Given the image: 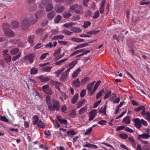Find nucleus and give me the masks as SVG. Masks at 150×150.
Instances as JSON below:
<instances>
[{
	"label": "nucleus",
	"mask_w": 150,
	"mask_h": 150,
	"mask_svg": "<svg viewBox=\"0 0 150 150\" xmlns=\"http://www.w3.org/2000/svg\"><path fill=\"white\" fill-rule=\"evenodd\" d=\"M21 56V53H19L16 56H14L12 58V60L13 61H15L18 59Z\"/></svg>",
	"instance_id": "a19ab883"
},
{
	"label": "nucleus",
	"mask_w": 150,
	"mask_h": 150,
	"mask_svg": "<svg viewBox=\"0 0 150 150\" xmlns=\"http://www.w3.org/2000/svg\"><path fill=\"white\" fill-rule=\"evenodd\" d=\"M68 59V58H66L62 59L58 62H56L55 64L57 65H61L64 61L67 60V59Z\"/></svg>",
	"instance_id": "f704fd0d"
},
{
	"label": "nucleus",
	"mask_w": 150,
	"mask_h": 150,
	"mask_svg": "<svg viewBox=\"0 0 150 150\" xmlns=\"http://www.w3.org/2000/svg\"><path fill=\"white\" fill-rule=\"evenodd\" d=\"M143 109H145V108L144 106H140L134 109V110L136 112H139Z\"/></svg>",
	"instance_id": "c9c22d12"
},
{
	"label": "nucleus",
	"mask_w": 150,
	"mask_h": 150,
	"mask_svg": "<svg viewBox=\"0 0 150 150\" xmlns=\"http://www.w3.org/2000/svg\"><path fill=\"white\" fill-rule=\"evenodd\" d=\"M21 27L23 30L27 29L28 27V21L27 19L23 20L22 22Z\"/></svg>",
	"instance_id": "39448f33"
},
{
	"label": "nucleus",
	"mask_w": 150,
	"mask_h": 150,
	"mask_svg": "<svg viewBox=\"0 0 150 150\" xmlns=\"http://www.w3.org/2000/svg\"><path fill=\"white\" fill-rule=\"evenodd\" d=\"M10 52L11 54L14 55L18 53L19 52V49L17 48H13L11 50Z\"/></svg>",
	"instance_id": "ddd939ff"
},
{
	"label": "nucleus",
	"mask_w": 150,
	"mask_h": 150,
	"mask_svg": "<svg viewBox=\"0 0 150 150\" xmlns=\"http://www.w3.org/2000/svg\"><path fill=\"white\" fill-rule=\"evenodd\" d=\"M72 83L76 86L78 87L80 85V82L79 80V79L78 78L76 80H74L72 82Z\"/></svg>",
	"instance_id": "bb28decb"
},
{
	"label": "nucleus",
	"mask_w": 150,
	"mask_h": 150,
	"mask_svg": "<svg viewBox=\"0 0 150 150\" xmlns=\"http://www.w3.org/2000/svg\"><path fill=\"white\" fill-rule=\"evenodd\" d=\"M52 67H45L43 68V70L44 71L47 72H49L50 71L51 68Z\"/></svg>",
	"instance_id": "603ef678"
},
{
	"label": "nucleus",
	"mask_w": 150,
	"mask_h": 150,
	"mask_svg": "<svg viewBox=\"0 0 150 150\" xmlns=\"http://www.w3.org/2000/svg\"><path fill=\"white\" fill-rule=\"evenodd\" d=\"M4 32L5 35L8 37H12L15 35L14 32L10 29H8V30Z\"/></svg>",
	"instance_id": "20e7f679"
},
{
	"label": "nucleus",
	"mask_w": 150,
	"mask_h": 150,
	"mask_svg": "<svg viewBox=\"0 0 150 150\" xmlns=\"http://www.w3.org/2000/svg\"><path fill=\"white\" fill-rule=\"evenodd\" d=\"M111 91H108L104 97V99H106L108 98L111 94Z\"/></svg>",
	"instance_id": "de8ad7c7"
},
{
	"label": "nucleus",
	"mask_w": 150,
	"mask_h": 150,
	"mask_svg": "<svg viewBox=\"0 0 150 150\" xmlns=\"http://www.w3.org/2000/svg\"><path fill=\"white\" fill-rule=\"evenodd\" d=\"M93 86L90 83L87 86V89L89 91H91L92 89Z\"/></svg>",
	"instance_id": "774afa93"
},
{
	"label": "nucleus",
	"mask_w": 150,
	"mask_h": 150,
	"mask_svg": "<svg viewBox=\"0 0 150 150\" xmlns=\"http://www.w3.org/2000/svg\"><path fill=\"white\" fill-rule=\"evenodd\" d=\"M64 70V68H62L59 70H58L55 72V74L58 75H59Z\"/></svg>",
	"instance_id": "09e8293b"
},
{
	"label": "nucleus",
	"mask_w": 150,
	"mask_h": 150,
	"mask_svg": "<svg viewBox=\"0 0 150 150\" xmlns=\"http://www.w3.org/2000/svg\"><path fill=\"white\" fill-rule=\"evenodd\" d=\"M8 51V49L4 50L2 51L4 59L5 62L8 64H10L11 61V56L9 54L7 53Z\"/></svg>",
	"instance_id": "7ed1b4c3"
},
{
	"label": "nucleus",
	"mask_w": 150,
	"mask_h": 150,
	"mask_svg": "<svg viewBox=\"0 0 150 150\" xmlns=\"http://www.w3.org/2000/svg\"><path fill=\"white\" fill-rule=\"evenodd\" d=\"M141 124H142L144 125L145 126H147V122L143 119H141L140 120Z\"/></svg>",
	"instance_id": "338daca9"
},
{
	"label": "nucleus",
	"mask_w": 150,
	"mask_h": 150,
	"mask_svg": "<svg viewBox=\"0 0 150 150\" xmlns=\"http://www.w3.org/2000/svg\"><path fill=\"white\" fill-rule=\"evenodd\" d=\"M61 19V16L59 15H58L54 19L55 22L56 23H58Z\"/></svg>",
	"instance_id": "ea45409f"
},
{
	"label": "nucleus",
	"mask_w": 150,
	"mask_h": 150,
	"mask_svg": "<svg viewBox=\"0 0 150 150\" xmlns=\"http://www.w3.org/2000/svg\"><path fill=\"white\" fill-rule=\"evenodd\" d=\"M106 106H103L101 109L99 110V112L100 113H103L105 115H106Z\"/></svg>",
	"instance_id": "5701e85b"
},
{
	"label": "nucleus",
	"mask_w": 150,
	"mask_h": 150,
	"mask_svg": "<svg viewBox=\"0 0 150 150\" xmlns=\"http://www.w3.org/2000/svg\"><path fill=\"white\" fill-rule=\"evenodd\" d=\"M147 120L150 121V113L149 112H146V115Z\"/></svg>",
	"instance_id": "69168bd1"
},
{
	"label": "nucleus",
	"mask_w": 150,
	"mask_h": 150,
	"mask_svg": "<svg viewBox=\"0 0 150 150\" xmlns=\"http://www.w3.org/2000/svg\"><path fill=\"white\" fill-rule=\"evenodd\" d=\"M39 78L42 82H44L50 80V79L48 77L44 76H40Z\"/></svg>",
	"instance_id": "dca6fc26"
},
{
	"label": "nucleus",
	"mask_w": 150,
	"mask_h": 150,
	"mask_svg": "<svg viewBox=\"0 0 150 150\" xmlns=\"http://www.w3.org/2000/svg\"><path fill=\"white\" fill-rule=\"evenodd\" d=\"M67 133L68 135H69L70 134L74 135L76 134V132L73 130L68 131L67 132Z\"/></svg>",
	"instance_id": "052dcab7"
},
{
	"label": "nucleus",
	"mask_w": 150,
	"mask_h": 150,
	"mask_svg": "<svg viewBox=\"0 0 150 150\" xmlns=\"http://www.w3.org/2000/svg\"><path fill=\"white\" fill-rule=\"evenodd\" d=\"M34 57V55L33 53L29 54V61L31 63H33V58Z\"/></svg>",
	"instance_id": "79ce46f5"
},
{
	"label": "nucleus",
	"mask_w": 150,
	"mask_h": 150,
	"mask_svg": "<svg viewBox=\"0 0 150 150\" xmlns=\"http://www.w3.org/2000/svg\"><path fill=\"white\" fill-rule=\"evenodd\" d=\"M143 150H150V146H149L144 145L142 147Z\"/></svg>",
	"instance_id": "13d9d810"
},
{
	"label": "nucleus",
	"mask_w": 150,
	"mask_h": 150,
	"mask_svg": "<svg viewBox=\"0 0 150 150\" xmlns=\"http://www.w3.org/2000/svg\"><path fill=\"white\" fill-rule=\"evenodd\" d=\"M120 137L124 139H126L128 138V135L126 134L122 133L120 134Z\"/></svg>",
	"instance_id": "864d4df0"
},
{
	"label": "nucleus",
	"mask_w": 150,
	"mask_h": 150,
	"mask_svg": "<svg viewBox=\"0 0 150 150\" xmlns=\"http://www.w3.org/2000/svg\"><path fill=\"white\" fill-rule=\"evenodd\" d=\"M101 100L99 101L96 102L95 103L93 104V108H96L98 105L101 103Z\"/></svg>",
	"instance_id": "bf43d9fd"
},
{
	"label": "nucleus",
	"mask_w": 150,
	"mask_h": 150,
	"mask_svg": "<svg viewBox=\"0 0 150 150\" xmlns=\"http://www.w3.org/2000/svg\"><path fill=\"white\" fill-rule=\"evenodd\" d=\"M134 122L135 123L136 127L138 128H140L142 126L140 119L139 118L134 119L133 120Z\"/></svg>",
	"instance_id": "423d86ee"
},
{
	"label": "nucleus",
	"mask_w": 150,
	"mask_h": 150,
	"mask_svg": "<svg viewBox=\"0 0 150 150\" xmlns=\"http://www.w3.org/2000/svg\"><path fill=\"white\" fill-rule=\"evenodd\" d=\"M86 90L85 89H83L81 93L80 96L81 97H83L85 96L86 94Z\"/></svg>",
	"instance_id": "6e6d98bb"
},
{
	"label": "nucleus",
	"mask_w": 150,
	"mask_h": 150,
	"mask_svg": "<svg viewBox=\"0 0 150 150\" xmlns=\"http://www.w3.org/2000/svg\"><path fill=\"white\" fill-rule=\"evenodd\" d=\"M89 80L90 78L89 77H86L81 80V83L82 84L86 83L89 81Z\"/></svg>",
	"instance_id": "473e14b6"
},
{
	"label": "nucleus",
	"mask_w": 150,
	"mask_h": 150,
	"mask_svg": "<svg viewBox=\"0 0 150 150\" xmlns=\"http://www.w3.org/2000/svg\"><path fill=\"white\" fill-rule=\"evenodd\" d=\"M0 120L4 122H7L8 120L6 117L5 116H0Z\"/></svg>",
	"instance_id": "72a5a7b5"
},
{
	"label": "nucleus",
	"mask_w": 150,
	"mask_h": 150,
	"mask_svg": "<svg viewBox=\"0 0 150 150\" xmlns=\"http://www.w3.org/2000/svg\"><path fill=\"white\" fill-rule=\"evenodd\" d=\"M87 108L86 107L82 108L79 111V114H81L85 112Z\"/></svg>",
	"instance_id": "c03bdc74"
},
{
	"label": "nucleus",
	"mask_w": 150,
	"mask_h": 150,
	"mask_svg": "<svg viewBox=\"0 0 150 150\" xmlns=\"http://www.w3.org/2000/svg\"><path fill=\"white\" fill-rule=\"evenodd\" d=\"M69 72L67 71V70L64 72L61 76V78L63 80H65L67 78Z\"/></svg>",
	"instance_id": "aec40b11"
},
{
	"label": "nucleus",
	"mask_w": 150,
	"mask_h": 150,
	"mask_svg": "<svg viewBox=\"0 0 150 150\" xmlns=\"http://www.w3.org/2000/svg\"><path fill=\"white\" fill-rule=\"evenodd\" d=\"M53 6L51 4H48L46 6V11L48 12L52 10L53 8Z\"/></svg>",
	"instance_id": "b1692460"
},
{
	"label": "nucleus",
	"mask_w": 150,
	"mask_h": 150,
	"mask_svg": "<svg viewBox=\"0 0 150 150\" xmlns=\"http://www.w3.org/2000/svg\"><path fill=\"white\" fill-rule=\"evenodd\" d=\"M34 122L33 125H36L39 122V117L37 115H35L33 117Z\"/></svg>",
	"instance_id": "7c9ffc66"
},
{
	"label": "nucleus",
	"mask_w": 150,
	"mask_h": 150,
	"mask_svg": "<svg viewBox=\"0 0 150 150\" xmlns=\"http://www.w3.org/2000/svg\"><path fill=\"white\" fill-rule=\"evenodd\" d=\"M103 92L104 90L103 89L100 90L97 95L96 97V99H98L99 98L101 97L102 95V94L103 93Z\"/></svg>",
	"instance_id": "4c0bfd02"
},
{
	"label": "nucleus",
	"mask_w": 150,
	"mask_h": 150,
	"mask_svg": "<svg viewBox=\"0 0 150 150\" xmlns=\"http://www.w3.org/2000/svg\"><path fill=\"white\" fill-rule=\"evenodd\" d=\"M47 2H46L45 0L43 1L42 2L39 4V7L40 8H44V6H47Z\"/></svg>",
	"instance_id": "c756f323"
},
{
	"label": "nucleus",
	"mask_w": 150,
	"mask_h": 150,
	"mask_svg": "<svg viewBox=\"0 0 150 150\" xmlns=\"http://www.w3.org/2000/svg\"><path fill=\"white\" fill-rule=\"evenodd\" d=\"M71 30L75 33H79L82 31V30L81 29L76 27H73L71 28Z\"/></svg>",
	"instance_id": "a211bd4d"
},
{
	"label": "nucleus",
	"mask_w": 150,
	"mask_h": 150,
	"mask_svg": "<svg viewBox=\"0 0 150 150\" xmlns=\"http://www.w3.org/2000/svg\"><path fill=\"white\" fill-rule=\"evenodd\" d=\"M77 63L76 61H72L69 65V68L67 70V71L69 72L70 70L72 69L74 65Z\"/></svg>",
	"instance_id": "6ab92c4d"
},
{
	"label": "nucleus",
	"mask_w": 150,
	"mask_h": 150,
	"mask_svg": "<svg viewBox=\"0 0 150 150\" xmlns=\"http://www.w3.org/2000/svg\"><path fill=\"white\" fill-rule=\"evenodd\" d=\"M72 15L71 13L68 12L64 14V17L66 18H68L71 16Z\"/></svg>",
	"instance_id": "8fccbe9b"
},
{
	"label": "nucleus",
	"mask_w": 150,
	"mask_h": 150,
	"mask_svg": "<svg viewBox=\"0 0 150 150\" xmlns=\"http://www.w3.org/2000/svg\"><path fill=\"white\" fill-rule=\"evenodd\" d=\"M64 7L62 5H59L57 9H56V12L58 13H60L63 12L64 10Z\"/></svg>",
	"instance_id": "9d476101"
},
{
	"label": "nucleus",
	"mask_w": 150,
	"mask_h": 150,
	"mask_svg": "<svg viewBox=\"0 0 150 150\" xmlns=\"http://www.w3.org/2000/svg\"><path fill=\"white\" fill-rule=\"evenodd\" d=\"M11 24L12 27L14 28H16L18 27V23L16 20L12 21L11 23Z\"/></svg>",
	"instance_id": "412c9836"
},
{
	"label": "nucleus",
	"mask_w": 150,
	"mask_h": 150,
	"mask_svg": "<svg viewBox=\"0 0 150 150\" xmlns=\"http://www.w3.org/2000/svg\"><path fill=\"white\" fill-rule=\"evenodd\" d=\"M70 8L72 12H75L77 14H79L81 13L83 7L81 5L74 4L71 6Z\"/></svg>",
	"instance_id": "f03ea898"
},
{
	"label": "nucleus",
	"mask_w": 150,
	"mask_h": 150,
	"mask_svg": "<svg viewBox=\"0 0 150 150\" xmlns=\"http://www.w3.org/2000/svg\"><path fill=\"white\" fill-rule=\"evenodd\" d=\"M150 137V135L148 134H139L138 135V138L140 140L141 138L144 139H147Z\"/></svg>",
	"instance_id": "6e6552de"
},
{
	"label": "nucleus",
	"mask_w": 150,
	"mask_h": 150,
	"mask_svg": "<svg viewBox=\"0 0 150 150\" xmlns=\"http://www.w3.org/2000/svg\"><path fill=\"white\" fill-rule=\"evenodd\" d=\"M32 93L34 96L36 98L37 97L38 98H39L41 96L39 92L36 90L34 88H33L32 90Z\"/></svg>",
	"instance_id": "0eeeda50"
},
{
	"label": "nucleus",
	"mask_w": 150,
	"mask_h": 150,
	"mask_svg": "<svg viewBox=\"0 0 150 150\" xmlns=\"http://www.w3.org/2000/svg\"><path fill=\"white\" fill-rule=\"evenodd\" d=\"M87 144L85 145H83V146L84 147H88L90 148H92V144L88 143H86Z\"/></svg>",
	"instance_id": "0e129e2a"
},
{
	"label": "nucleus",
	"mask_w": 150,
	"mask_h": 150,
	"mask_svg": "<svg viewBox=\"0 0 150 150\" xmlns=\"http://www.w3.org/2000/svg\"><path fill=\"white\" fill-rule=\"evenodd\" d=\"M81 71L80 68H79L76 70L72 74V77L74 79H75L79 74Z\"/></svg>",
	"instance_id": "4468645a"
},
{
	"label": "nucleus",
	"mask_w": 150,
	"mask_h": 150,
	"mask_svg": "<svg viewBox=\"0 0 150 150\" xmlns=\"http://www.w3.org/2000/svg\"><path fill=\"white\" fill-rule=\"evenodd\" d=\"M38 71V69L35 68H32L30 70V73L32 74H35Z\"/></svg>",
	"instance_id": "58836bf2"
},
{
	"label": "nucleus",
	"mask_w": 150,
	"mask_h": 150,
	"mask_svg": "<svg viewBox=\"0 0 150 150\" xmlns=\"http://www.w3.org/2000/svg\"><path fill=\"white\" fill-rule=\"evenodd\" d=\"M64 36L61 35H56L54 37H53L52 39V40H62L64 38Z\"/></svg>",
	"instance_id": "4be33fe9"
},
{
	"label": "nucleus",
	"mask_w": 150,
	"mask_h": 150,
	"mask_svg": "<svg viewBox=\"0 0 150 150\" xmlns=\"http://www.w3.org/2000/svg\"><path fill=\"white\" fill-rule=\"evenodd\" d=\"M91 23L89 21H86L84 22L83 27L85 28H87L88 27L90 26Z\"/></svg>",
	"instance_id": "2f4dec72"
},
{
	"label": "nucleus",
	"mask_w": 150,
	"mask_h": 150,
	"mask_svg": "<svg viewBox=\"0 0 150 150\" xmlns=\"http://www.w3.org/2000/svg\"><path fill=\"white\" fill-rule=\"evenodd\" d=\"M44 31V29L42 28H38L36 30V32L37 34H42Z\"/></svg>",
	"instance_id": "e433bc0d"
},
{
	"label": "nucleus",
	"mask_w": 150,
	"mask_h": 150,
	"mask_svg": "<svg viewBox=\"0 0 150 150\" xmlns=\"http://www.w3.org/2000/svg\"><path fill=\"white\" fill-rule=\"evenodd\" d=\"M37 125L40 128H45L44 123L40 120H39L37 123Z\"/></svg>",
	"instance_id": "393cba45"
},
{
	"label": "nucleus",
	"mask_w": 150,
	"mask_h": 150,
	"mask_svg": "<svg viewBox=\"0 0 150 150\" xmlns=\"http://www.w3.org/2000/svg\"><path fill=\"white\" fill-rule=\"evenodd\" d=\"M96 111V110H92L90 113V115L95 117L97 114Z\"/></svg>",
	"instance_id": "37998d69"
},
{
	"label": "nucleus",
	"mask_w": 150,
	"mask_h": 150,
	"mask_svg": "<svg viewBox=\"0 0 150 150\" xmlns=\"http://www.w3.org/2000/svg\"><path fill=\"white\" fill-rule=\"evenodd\" d=\"M122 122L127 124H130V117L129 116H127L123 118Z\"/></svg>",
	"instance_id": "9b49d317"
},
{
	"label": "nucleus",
	"mask_w": 150,
	"mask_h": 150,
	"mask_svg": "<svg viewBox=\"0 0 150 150\" xmlns=\"http://www.w3.org/2000/svg\"><path fill=\"white\" fill-rule=\"evenodd\" d=\"M125 130L126 131L130 133H133L134 132V131L133 130L129 128L128 127H125Z\"/></svg>",
	"instance_id": "e2e57ef3"
},
{
	"label": "nucleus",
	"mask_w": 150,
	"mask_h": 150,
	"mask_svg": "<svg viewBox=\"0 0 150 150\" xmlns=\"http://www.w3.org/2000/svg\"><path fill=\"white\" fill-rule=\"evenodd\" d=\"M55 15V14L54 12L52 11L49 13L47 15V16L49 18L52 19L54 17Z\"/></svg>",
	"instance_id": "a878e982"
},
{
	"label": "nucleus",
	"mask_w": 150,
	"mask_h": 150,
	"mask_svg": "<svg viewBox=\"0 0 150 150\" xmlns=\"http://www.w3.org/2000/svg\"><path fill=\"white\" fill-rule=\"evenodd\" d=\"M76 24V23L72 22L67 23L64 24L63 25V26L66 28H69L71 27L73 25H74Z\"/></svg>",
	"instance_id": "2eb2a0df"
},
{
	"label": "nucleus",
	"mask_w": 150,
	"mask_h": 150,
	"mask_svg": "<svg viewBox=\"0 0 150 150\" xmlns=\"http://www.w3.org/2000/svg\"><path fill=\"white\" fill-rule=\"evenodd\" d=\"M90 50H87L86 51L83 52V53L76 56V58L78 57H80L81 56L83 55L84 54H87L89 53L90 52Z\"/></svg>",
	"instance_id": "a18cd8bd"
},
{
	"label": "nucleus",
	"mask_w": 150,
	"mask_h": 150,
	"mask_svg": "<svg viewBox=\"0 0 150 150\" xmlns=\"http://www.w3.org/2000/svg\"><path fill=\"white\" fill-rule=\"evenodd\" d=\"M54 1L57 3H62L69 2V4L72 3V0H54Z\"/></svg>",
	"instance_id": "1a4fd4ad"
},
{
	"label": "nucleus",
	"mask_w": 150,
	"mask_h": 150,
	"mask_svg": "<svg viewBox=\"0 0 150 150\" xmlns=\"http://www.w3.org/2000/svg\"><path fill=\"white\" fill-rule=\"evenodd\" d=\"M48 108L51 111L56 110L58 111L60 110V103L57 101H54L52 103H50L49 105L48 106Z\"/></svg>",
	"instance_id": "f257e3e1"
},
{
	"label": "nucleus",
	"mask_w": 150,
	"mask_h": 150,
	"mask_svg": "<svg viewBox=\"0 0 150 150\" xmlns=\"http://www.w3.org/2000/svg\"><path fill=\"white\" fill-rule=\"evenodd\" d=\"M93 129L92 127H91L88 129H87L85 133V135L89 134H90V133L91 132L92 130Z\"/></svg>",
	"instance_id": "5fc2aeb1"
},
{
	"label": "nucleus",
	"mask_w": 150,
	"mask_h": 150,
	"mask_svg": "<svg viewBox=\"0 0 150 150\" xmlns=\"http://www.w3.org/2000/svg\"><path fill=\"white\" fill-rule=\"evenodd\" d=\"M79 95L78 93L75 94L71 100V103L73 104H75L77 101Z\"/></svg>",
	"instance_id": "f3484780"
},
{
	"label": "nucleus",
	"mask_w": 150,
	"mask_h": 150,
	"mask_svg": "<svg viewBox=\"0 0 150 150\" xmlns=\"http://www.w3.org/2000/svg\"><path fill=\"white\" fill-rule=\"evenodd\" d=\"M10 24L7 23H4L2 24L3 29L4 32L9 29L10 27Z\"/></svg>",
	"instance_id": "f8f14e48"
},
{
	"label": "nucleus",
	"mask_w": 150,
	"mask_h": 150,
	"mask_svg": "<svg viewBox=\"0 0 150 150\" xmlns=\"http://www.w3.org/2000/svg\"><path fill=\"white\" fill-rule=\"evenodd\" d=\"M99 16V12L98 11L94 13L93 18L94 19H96Z\"/></svg>",
	"instance_id": "3c124183"
},
{
	"label": "nucleus",
	"mask_w": 150,
	"mask_h": 150,
	"mask_svg": "<svg viewBox=\"0 0 150 150\" xmlns=\"http://www.w3.org/2000/svg\"><path fill=\"white\" fill-rule=\"evenodd\" d=\"M49 54V53H46L42 54L40 57V59H43L45 58L47 55Z\"/></svg>",
	"instance_id": "4d7b16f0"
},
{
	"label": "nucleus",
	"mask_w": 150,
	"mask_h": 150,
	"mask_svg": "<svg viewBox=\"0 0 150 150\" xmlns=\"http://www.w3.org/2000/svg\"><path fill=\"white\" fill-rule=\"evenodd\" d=\"M117 96L116 94L113 93L111 94L110 98V100H112L116 98Z\"/></svg>",
	"instance_id": "49530a36"
},
{
	"label": "nucleus",
	"mask_w": 150,
	"mask_h": 150,
	"mask_svg": "<svg viewBox=\"0 0 150 150\" xmlns=\"http://www.w3.org/2000/svg\"><path fill=\"white\" fill-rule=\"evenodd\" d=\"M34 36H32L29 37V42L31 43V46H33L34 45L33 43L34 42Z\"/></svg>",
	"instance_id": "c85d7f7f"
},
{
	"label": "nucleus",
	"mask_w": 150,
	"mask_h": 150,
	"mask_svg": "<svg viewBox=\"0 0 150 150\" xmlns=\"http://www.w3.org/2000/svg\"><path fill=\"white\" fill-rule=\"evenodd\" d=\"M50 98L49 96H47L46 98V102L48 105H49L50 103H52L50 102Z\"/></svg>",
	"instance_id": "680f3d73"
},
{
	"label": "nucleus",
	"mask_w": 150,
	"mask_h": 150,
	"mask_svg": "<svg viewBox=\"0 0 150 150\" xmlns=\"http://www.w3.org/2000/svg\"><path fill=\"white\" fill-rule=\"evenodd\" d=\"M62 33L68 35H71L73 33V32L67 30L66 29H64L62 31Z\"/></svg>",
	"instance_id": "cd10ccee"
}]
</instances>
